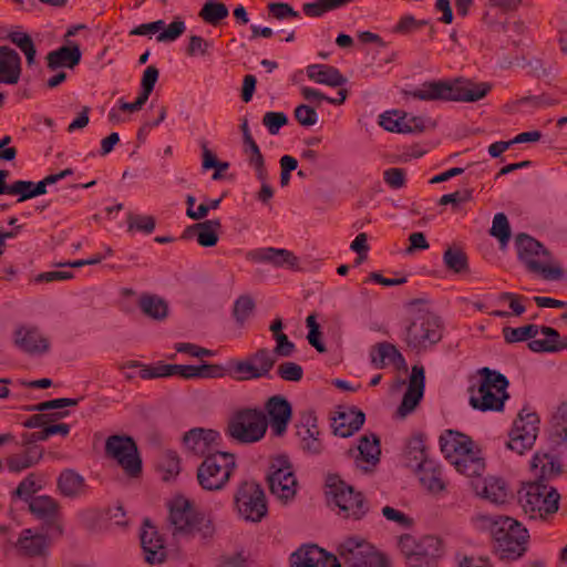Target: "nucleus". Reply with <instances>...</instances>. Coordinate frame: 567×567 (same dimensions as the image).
I'll return each mask as SVG.
<instances>
[{
  "mask_svg": "<svg viewBox=\"0 0 567 567\" xmlns=\"http://www.w3.org/2000/svg\"><path fill=\"white\" fill-rule=\"evenodd\" d=\"M296 121L302 126H312L318 122L316 110L309 105L300 104L293 112Z\"/></svg>",
  "mask_w": 567,
  "mask_h": 567,
  "instance_id": "62",
  "label": "nucleus"
},
{
  "mask_svg": "<svg viewBox=\"0 0 567 567\" xmlns=\"http://www.w3.org/2000/svg\"><path fill=\"white\" fill-rule=\"evenodd\" d=\"M544 339H535L528 342V348L533 352H557L566 348L565 342H560V336L557 330L550 327H542Z\"/></svg>",
  "mask_w": 567,
  "mask_h": 567,
  "instance_id": "40",
  "label": "nucleus"
},
{
  "mask_svg": "<svg viewBox=\"0 0 567 567\" xmlns=\"http://www.w3.org/2000/svg\"><path fill=\"white\" fill-rule=\"evenodd\" d=\"M234 502L239 516L247 522L258 523L267 515L264 489L254 481H245L239 484Z\"/></svg>",
  "mask_w": 567,
  "mask_h": 567,
  "instance_id": "12",
  "label": "nucleus"
},
{
  "mask_svg": "<svg viewBox=\"0 0 567 567\" xmlns=\"http://www.w3.org/2000/svg\"><path fill=\"white\" fill-rule=\"evenodd\" d=\"M477 379L468 388L470 404L480 411H501L508 399L506 377L487 367L477 371Z\"/></svg>",
  "mask_w": 567,
  "mask_h": 567,
  "instance_id": "3",
  "label": "nucleus"
},
{
  "mask_svg": "<svg viewBox=\"0 0 567 567\" xmlns=\"http://www.w3.org/2000/svg\"><path fill=\"white\" fill-rule=\"evenodd\" d=\"M158 467L164 472V480L176 476L181 471L179 457L174 452H166L158 462Z\"/></svg>",
  "mask_w": 567,
  "mask_h": 567,
  "instance_id": "55",
  "label": "nucleus"
},
{
  "mask_svg": "<svg viewBox=\"0 0 567 567\" xmlns=\"http://www.w3.org/2000/svg\"><path fill=\"white\" fill-rule=\"evenodd\" d=\"M156 220L151 215H138L130 213L127 215V230L152 234L155 229Z\"/></svg>",
  "mask_w": 567,
  "mask_h": 567,
  "instance_id": "51",
  "label": "nucleus"
},
{
  "mask_svg": "<svg viewBox=\"0 0 567 567\" xmlns=\"http://www.w3.org/2000/svg\"><path fill=\"white\" fill-rule=\"evenodd\" d=\"M524 410L515 420L513 429L509 432V440L506 446L518 454H524L530 450L538 434L539 419L536 413L523 414Z\"/></svg>",
  "mask_w": 567,
  "mask_h": 567,
  "instance_id": "15",
  "label": "nucleus"
},
{
  "mask_svg": "<svg viewBox=\"0 0 567 567\" xmlns=\"http://www.w3.org/2000/svg\"><path fill=\"white\" fill-rule=\"evenodd\" d=\"M143 380L171 377V364L158 362L156 364H144L138 372Z\"/></svg>",
  "mask_w": 567,
  "mask_h": 567,
  "instance_id": "58",
  "label": "nucleus"
},
{
  "mask_svg": "<svg viewBox=\"0 0 567 567\" xmlns=\"http://www.w3.org/2000/svg\"><path fill=\"white\" fill-rule=\"evenodd\" d=\"M357 451V466L363 471H369L370 467L375 466L380 461L381 449L379 437L374 434L361 436Z\"/></svg>",
  "mask_w": 567,
  "mask_h": 567,
  "instance_id": "30",
  "label": "nucleus"
},
{
  "mask_svg": "<svg viewBox=\"0 0 567 567\" xmlns=\"http://www.w3.org/2000/svg\"><path fill=\"white\" fill-rule=\"evenodd\" d=\"M539 331L538 326L527 324L517 328L506 327L503 329L504 339L508 343L520 342L535 338Z\"/></svg>",
  "mask_w": 567,
  "mask_h": 567,
  "instance_id": "50",
  "label": "nucleus"
},
{
  "mask_svg": "<svg viewBox=\"0 0 567 567\" xmlns=\"http://www.w3.org/2000/svg\"><path fill=\"white\" fill-rule=\"evenodd\" d=\"M248 358L252 361L254 364L257 365V368L260 370V372H262L265 377H269V373L276 363V357L269 349H258Z\"/></svg>",
  "mask_w": 567,
  "mask_h": 567,
  "instance_id": "52",
  "label": "nucleus"
},
{
  "mask_svg": "<svg viewBox=\"0 0 567 567\" xmlns=\"http://www.w3.org/2000/svg\"><path fill=\"white\" fill-rule=\"evenodd\" d=\"M14 344L25 353L42 354L49 351L50 340L37 327L21 326L14 331Z\"/></svg>",
  "mask_w": 567,
  "mask_h": 567,
  "instance_id": "22",
  "label": "nucleus"
},
{
  "mask_svg": "<svg viewBox=\"0 0 567 567\" xmlns=\"http://www.w3.org/2000/svg\"><path fill=\"white\" fill-rule=\"evenodd\" d=\"M30 512L47 523H53L59 516V503L51 496L40 495L33 497L29 504Z\"/></svg>",
  "mask_w": 567,
  "mask_h": 567,
  "instance_id": "39",
  "label": "nucleus"
},
{
  "mask_svg": "<svg viewBox=\"0 0 567 567\" xmlns=\"http://www.w3.org/2000/svg\"><path fill=\"white\" fill-rule=\"evenodd\" d=\"M236 468L235 455L228 452H216L208 455L197 468L199 486L209 492L223 489Z\"/></svg>",
  "mask_w": 567,
  "mask_h": 567,
  "instance_id": "10",
  "label": "nucleus"
},
{
  "mask_svg": "<svg viewBox=\"0 0 567 567\" xmlns=\"http://www.w3.org/2000/svg\"><path fill=\"white\" fill-rule=\"evenodd\" d=\"M270 493L282 502L292 499L297 493V478L285 457L276 458L267 476Z\"/></svg>",
  "mask_w": 567,
  "mask_h": 567,
  "instance_id": "13",
  "label": "nucleus"
},
{
  "mask_svg": "<svg viewBox=\"0 0 567 567\" xmlns=\"http://www.w3.org/2000/svg\"><path fill=\"white\" fill-rule=\"evenodd\" d=\"M421 484L432 493H439L445 488L441 470L432 463L423 462L419 467Z\"/></svg>",
  "mask_w": 567,
  "mask_h": 567,
  "instance_id": "43",
  "label": "nucleus"
},
{
  "mask_svg": "<svg viewBox=\"0 0 567 567\" xmlns=\"http://www.w3.org/2000/svg\"><path fill=\"white\" fill-rule=\"evenodd\" d=\"M483 526L489 529L494 550L501 560H516L527 549L528 530L509 516H481Z\"/></svg>",
  "mask_w": 567,
  "mask_h": 567,
  "instance_id": "1",
  "label": "nucleus"
},
{
  "mask_svg": "<svg viewBox=\"0 0 567 567\" xmlns=\"http://www.w3.org/2000/svg\"><path fill=\"white\" fill-rule=\"evenodd\" d=\"M105 452L131 476L141 472V460L134 440L125 435H112L106 440Z\"/></svg>",
  "mask_w": 567,
  "mask_h": 567,
  "instance_id": "14",
  "label": "nucleus"
},
{
  "mask_svg": "<svg viewBox=\"0 0 567 567\" xmlns=\"http://www.w3.org/2000/svg\"><path fill=\"white\" fill-rule=\"evenodd\" d=\"M48 548V539L42 534H35L31 529H23L17 542V549L21 555L34 557L43 555Z\"/></svg>",
  "mask_w": 567,
  "mask_h": 567,
  "instance_id": "38",
  "label": "nucleus"
},
{
  "mask_svg": "<svg viewBox=\"0 0 567 567\" xmlns=\"http://www.w3.org/2000/svg\"><path fill=\"white\" fill-rule=\"evenodd\" d=\"M440 319L430 311H417L404 329L403 341L413 351H427L442 339Z\"/></svg>",
  "mask_w": 567,
  "mask_h": 567,
  "instance_id": "7",
  "label": "nucleus"
},
{
  "mask_svg": "<svg viewBox=\"0 0 567 567\" xmlns=\"http://www.w3.org/2000/svg\"><path fill=\"white\" fill-rule=\"evenodd\" d=\"M287 123L288 117L282 112H267L262 117V124L271 135H276Z\"/></svg>",
  "mask_w": 567,
  "mask_h": 567,
  "instance_id": "61",
  "label": "nucleus"
},
{
  "mask_svg": "<svg viewBox=\"0 0 567 567\" xmlns=\"http://www.w3.org/2000/svg\"><path fill=\"white\" fill-rule=\"evenodd\" d=\"M58 491L68 498H81L89 492L85 478L72 468L63 470L56 478Z\"/></svg>",
  "mask_w": 567,
  "mask_h": 567,
  "instance_id": "29",
  "label": "nucleus"
},
{
  "mask_svg": "<svg viewBox=\"0 0 567 567\" xmlns=\"http://www.w3.org/2000/svg\"><path fill=\"white\" fill-rule=\"evenodd\" d=\"M475 493L491 503L504 504L512 497L507 483L497 476H488L473 482Z\"/></svg>",
  "mask_w": 567,
  "mask_h": 567,
  "instance_id": "23",
  "label": "nucleus"
},
{
  "mask_svg": "<svg viewBox=\"0 0 567 567\" xmlns=\"http://www.w3.org/2000/svg\"><path fill=\"white\" fill-rule=\"evenodd\" d=\"M244 153L247 156L249 165L255 168L256 177L262 179L265 177V171L267 169L265 167L264 156L255 140L244 144Z\"/></svg>",
  "mask_w": 567,
  "mask_h": 567,
  "instance_id": "48",
  "label": "nucleus"
},
{
  "mask_svg": "<svg viewBox=\"0 0 567 567\" xmlns=\"http://www.w3.org/2000/svg\"><path fill=\"white\" fill-rule=\"evenodd\" d=\"M398 547L409 567H436L444 555L442 540L432 535L403 534L398 538Z\"/></svg>",
  "mask_w": 567,
  "mask_h": 567,
  "instance_id": "5",
  "label": "nucleus"
},
{
  "mask_svg": "<svg viewBox=\"0 0 567 567\" xmlns=\"http://www.w3.org/2000/svg\"><path fill=\"white\" fill-rule=\"evenodd\" d=\"M516 248L520 262L529 272L540 275L544 279H559L563 276L560 267L551 266L550 252L533 237L519 234Z\"/></svg>",
  "mask_w": 567,
  "mask_h": 567,
  "instance_id": "8",
  "label": "nucleus"
},
{
  "mask_svg": "<svg viewBox=\"0 0 567 567\" xmlns=\"http://www.w3.org/2000/svg\"><path fill=\"white\" fill-rule=\"evenodd\" d=\"M491 85L487 83H464L460 80H433L419 87L405 91L404 95L420 101H460L476 102L486 96Z\"/></svg>",
  "mask_w": 567,
  "mask_h": 567,
  "instance_id": "2",
  "label": "nucleus"
},
{
  "mask_svg": "<svg viewBox=\"0 0 567 567\" xmlns=\"http://www.w3.org/2000/svg\"><path fill=\"white\" fill-rule=\"evenodd\" d=\"M140 538L145 560L148 564H161L165 560V542L156 527L152 525L148 519L144 520Z\"/></svg>",
  "mask_w": 567,
  "mask_h": 567,
  "instance_id": "20",
  "label": "nucleus"
},
{
  "mask_svg": "<svg viewBox=\"0 0 567 567\" xmlns=\"http://www.w3.org/2000/svg\"><path fill=\"white\" fill-rule=\"evenodd\" d=\"M265 414L272 433L281 436L286 433L292 417V406L282 395L270 396L265 403Z\"/></svg>",
  "mask_w": 567,
  "mask_h": 567,
  "instance_id": "18",
  "label": "nucleus"
},
{
  "mask_svg": "<svg viewBox=\"0 0 567 567\" xmlns=\"http://www.w3.org/2000/svg\"><path fill=\"white\" fill-rule=\"evenodd\" d=\"M168 520L174 536L199 537L207 540L215 533L213 522L197 512L193 504L184 497L173 499Z\"/></svg>",
  "mask_w": 567,
  "mask_h": 567,
  "instance_id": "4",
  "label": "nucleus"
},
{
  "mask_svg": "<svg viewBox=\"0 0 567 567\" xmlns=\"http://www.w3.org/2000/svg\"><path fill=\"white\" fill-rule=\"evenodd\" d=\"M440 447L444 456L453 464L454 460L464 453H468L474 447V442L463 433L446 430L440 436Z\"/></svg>",
  "mask_w": 567,
  "mask_h": 567,
  "instance_id": "27",
  "label": "nucleus"
},
{
  "mask_svg": "<svg viewBox=\"0 0 567 567\" xmlns=\"http://www.w3.org/2000/svg\"><path fill=\"white\" fill-rule=\"evenodd\" d=\"M268 430V420L262 410L246 408L236 411L228 420L226 434L239 444L261 441Z\"/></svg>",
  "mask_w": 567,
  "mask_h": 567,
  "instance_id": "6",
  "label": "nucleus"
},
{
  "mask_svg": "<svg viewBox=\"0 0 567 567\" xmlns=\"http://www.w3.org/2000/svg\"><path fill=\"white\" fill-rule=\"evenodd\" d=\"M327 494L339 507V515L353 520L362 519L369 512V504L361 492H355L352 486L339 480L337 476H329L327 480Z\"/></svg>",
  "mask_w": 567,
  "mask_h": 567,
  "instance_id": "11",
  "label": "nucleus"
},
{
  "mask_svg": "<svg viewBox=\"0 0 567 567\" xmlns=\"http://www.w3.org/2000/svg\"><path fill=\"white\" fill-rule=\"evenodd\" d=\"M255 309V302L250 296L244 295L236 299L233 315L236 321L243 326Z\"/></svg>",
  "mask_w": 567,
  "mask_h": 567,
  "instance_id": "53",
  "label": "nucleus"
},
{
  "mask_svg": "<svg viewBox=\"0 0 567 567\" xmlns=\"http://www.w3.org/2000/svg\"><path fill=\"white\" fill-rule=\"evenodd\" d=\"M291 567H341L337 557L317 545H305L290 556Z\"/></svg>",
  "mask_w": 567,
  "mask_h": 567,
  "instance_id": "19",
  "label": "nucleus"
},
{
  "mask_svg": "<svg viewBox=\"0 0 567 567\" xmlns=\"http://www.w3.org/2000/svg\"><path fill=\"white\" fill-rule=\"evenodd\" d=\"M229 367L237 380L247 381L265 378L262 372H260L257 365L254 364L249 358L246 360H231L229 362Z\"/></svg>",
  "mask_w": 567,
  "mask_h": 567,
  "instance_id": "47",
  "label": "nucleus"
},
{
  "mask_svg": "<svg viewBox=\"0 0 567 567\" xmlns=\"http://www.w3.org/2000/svg\"><path fill=\"white\" fill-rule=\"evenodd\" d=\"M554 434L567 444V403L559 405L553 417Z\"/></svg>",
  "mask_w": 567,
  "mask_h": 567,
  "instance_id": "56",
  "label": "nucleus"
},
{
  "mask_svg": "<svg viewBox=\"0 0 567 567\" xmlns=\"http://www.w3.org/2000/svg\"><path fill=\"white\" fill-rule=\"evenodd\" d=\"M138 306L144 315L155 320H163L168 315L167 303L157 296H141L138 300Z\"/></svg>",
  "mask_w": 567,
  "mask_h": 567,
  "instance_id": "44",
  "label": "nucleus"
},
{
  "mask_svg": "<svg viewBox=\"0 0 567 567\" xmlns=\"http://www.w3.org/2000/svg\"><path fill=\"white\" fill-rule=\"evenodd\" d=\"M277 374L285 381L299 382L303 377V369L296 362L286 361L278 365Z\"/></svg>",
  "mask_w": 567,
  "mask_h": 567,
  "instance_id": "57",
  "label": "nucleus"
},
{
  "mask_svg": "<svg viewBox=\"0 0 567 567\" xmlns=\"http://www.w3.org/2000/svg\"><path fill=\"white\" fill-rule=\"evenodd\" d=\"M298 436L303 452L310 455H319L323 451L317 419L312 414L305 417V423L298 430Z\"/></svg>",
  "mask_w": 567,
  "mask_h": 567,
  "instance_id": "31",
  "label": "nucleus"
},
{
  "mask_svg": "<svg viewBox=\"0 0 567 567\" xmlns=\"http://www.w3.org/2000/svg\"><path fill=\"white\" fill-rule=\"evenodd\" d=\"M424 382V368L422 365H413L408 390L403 395L401 405L398 409V413L401 416L408 415L415 409L423 396Z\"/></svg>",
  "mask_w": 567,
  "mask_h": 567,
  "instance_id": "26",
  "label": "nucleus"
},
{
  "mask_svg": "<svg viewBox=\"0 0 567 567\" xmlns=\"http://www.w3.org/2000/svg\"><path fill=\"white\" fill-rule=\"evenodd\" d=\"M228 14L229 10L226 4L218 0H207L199 11V17L210 25H217Z\"/></svg>",
  "mask_w": 567,
  "mask_h": 567,
  "instance_id": "45",
  "label": "nucleus"
},
{
  "mask_svg": "<svg viewBox=\"0 0 567 567\" xmlns=\"http://www.w3.org/2000/svg\"><path fill=\"white\" fill-rule=\"evenodd\" d=\"M518 502L530 518H545L558 511L559 494L543 482H529L518 491Z\"/></svg>",
  "mask_w": 567,
  "mask_h": 567,
  "instance_id": "9",
  "label": "nucleus"
},
{
  "mask_svg": "<svg viewBox=\"0 0 567 567\" xmlns=\"http://www.w3.org/2000/svg\"><path fill=\"white\" fill-rule=\"evenodd\" d=\"M246 259L252 262H268L275 267L288 266L296 268L298 266V258L288 249L265 247L249 250L246 254Z\"/></svg>",
  "mask_w": 567,
  "mask_h": 567,
  "instance_id": "25",
  "label": "nucleus"
},
{
  "mask_svg": "<svg viewBox=\"0 0 567 567\" xmlns=\"http://www.w3.org/2000/svg\"><path fill=\"white\" fill-rule=\"evenodd\" d=\"M430 123V120L423 116H416L410 113L396 110L386 111L379 117V124L386 131L393 133H421Z\"/></svg>",
  "mask_w": 567,
  "mask_h": 567,
  "instance_id": "16",
  "label": "nucleus"
},
{
  "mask_svg": "<svg viewBox=\"0 0 567 567\" xmlns=\"http://www.w3.org/2000/svg\"><path fill=\"white\" fill-rule=\"evenodd\" d=\"M429 24L427 20H416L413 16L402 17L393 31L400 34H410Z\"/></svg>",
  "mask_w": 567,
  "mask_h": 567,
  "instance_id": "59",
  "label": "nucleus"
},
{
  "mask_svg": "<svg viewBox=\"0 0 567 567\" xmlns=\"http://www.w3.org/2000/svg\"><path fill=\"white\" fill-rule=\"evenodd\" d=\"M371 362L378 369H383L392 363L396 369L406 368V362L398 348L389 342H380L371 351Z\"/></svg>",
  "mask_w": 567,
  "mask_h": 567,
  "instance_id": "34",
  "label": "nucleus"
},
{
  "mask_svg": "<svg viewBox=\"0 0 567 567\" xmlns=\"http://www.w3.org/2000/svg\"><path fill=\"white\" fill-rule=\"evenodd\" d=\"M43 456L41 446H27L21 452L11 454L6 458L4 465L11 473H20L40 462Z\"/></svg>",
  "mask_w": 567,
  "mask_h": 567,
  "instance_id": "36",
  "label": "nucleus"
},
{
  "mask_svg": "<svg viewBox=\"0 0 567 567\" xmlns=\"http://www.w3.org/2000/svg\"><path fill=\"white\" fill-rule=\"evenodd\" d=\"M246 259L252 262H268L275 267L288 266L296 268L298 266V258L288 249L265 247L249 250L246 254Z\"/></svg>",
  "mask_w": 567,
  "mask_h": 567,
  "instance_id": "24",
  "label": "nucleus"
},
{
  "mask_svg": "<svg viewBox=\"0 0 567 567\" xmlns=\"http://www.w3.org/2000/svg\"><path fill=\"white\" fill-rule=\"evenodd\" d=\"M382 515L389 522H393L402 528H410L413 525V519L410 516L391 506H384L382 508Z\"/></svg>",
  "mask_w": 567,
  "mask_h": 567,
  "instance_id": "63",
  "label": "nucleus"
},
{
  "mask_svg": "<svg viewBox=\"0 0 567 567\" xmlns=\"http://www.w3.org/2000/svg\"><path fill=\"white\" fill-rule=\"evenodd\" d=\"M491 235L505 245L511 237L509 223L504 213H497L493 218V224L489 230Z\"/></svg>",
  "mask_w": 567,
  "mask_h": 567,
  "instance_id": "54",
  "label": "nucleus"
},
{
  "mask_svg": "<svg viewBox=\"0 0 567 567\" xmlns=\"http://www.w3.org/2000/svg\"><path fill=\"white\" fill-rule=\"evenodd\" d=\"M220 434L212 429L195 427L184 434L186 450L195 456L207 457L219 452Z\"/></svg>",
  "mask_w": 567,
  "mask_h": 567,
  "instance_id": "17",
  "label": "nucleus"
},
{
  "mask_svg": "<svg viewBox=\"0 0 567 567\" xmlns=\"http://www.w3.org/2000/svg\"><path fill=\"white\" fill-rule=\"evenodd\" d=\"M364 420L365 415L362 411L354 408H349L339 412L338 416L333 417V432L336 435L341 437L351 436L362 427Z\"/></svg>",
  "mask_w": 567,
  "mask_h": 567,
  "instance_id": "32",
  "label": "nucleus"
},
{
  "mask_svg": "<svg viewBox=\"0 0 567 567\" xmlns=\"http://www.w3.org/2000/svg\"><path fill=\"white\" fill-rule=\"evenodd\" d=\"M338 554L349 567H364L375 553L374 547L363 539L348 538L338 546Z\"/></svg>",
  "mask_w": 567,
  "mask_h": 567,
  "instance_id": "21",
  "label": "nucleus"
},
{
  "mask_svg": "<svg viewBox=\"0 0 567 567\" xmlns=\"http://www.w3.org/2000/svg\"><path fill=\"white\" fill-rule=\"evenodd\" d=\"M383 179L389 187L400 189L405 185V171L399 167H391L383 172Z\"/></svg>",
  "mask_w": 567,
  "mask_h": 567,
  "instance_id": "64",
  "label": "nucleus"
},
{
  "mask_svg": "<svg viewBox=\"0 0 567 567\" xmlns=\"http://www.w3.org/2000/svg\"><path fill=\"white\" fill-rule=\"evenodd\" d=\"M267 8L269 16L277 20L299 18V12L296 11L289 3L271 2Z\"/></svg>",
  "mask_w": 567,
  "mask_h": 567,
  "instance_id": "60",
  "label": "nucleus"
},
{
  "mask_svg": "<svg viewBox=\"0 0 567 567\" xmlns=\"http://www.w3.org/2000/svg\"><path fill=\"white\" fill-rule=\"evenodd\" d=\"M350 1L351 0H313L312 2L303 3L302 11L307 17L318 18L326 12L347 6Z\"/></svg>",
  "mask_w": 567,
  "mask_h": 567,
  "instance_id": "46",
  "label": "nucleus"
},
{
  "mask_svg": "<svg viewBox=\"0 0 567 567\" xmlns=\"http://www.w3.org/2000/svg\"><path fill=\"white\" fill-rule=\"evenodd\" d=\"M306 72L308 79L318 84L339 87L347 83V78L337 68L329 64H310Z\"/></svg>",
  "mask_w": 567,
  "mask_h": 567,
  "instance_id": "35",
  "label": "nucleus"
},
{
  "mask_svg": "<svg viewBox=\"0 0 567 567\" xmlns=\"http://www.w3.org/2000/svg\"><path fill=\"white\" fill-rule=\"evenodd\" d=\"M453 465L457 472L468 477L481 475L485 468L484 460L477 455L474 447H472L468 453H464L462 456L454 460Z\"/></svg>",
  "mask_w": 567,
  "mask_h": 567,
  "instance_id": "42",
  "label": "nucleus"
},
{
  "mask_svg": "<svg viewBox=\"0 0 567 567\" xmlns=\"http://www.w3.org/2000/svg\"><path fill=\"white\" fill-rule=\"evenodd\" d=\"M81 56L82 53L78 44L64 45L48 53V68L53 71L59 68L73 69L80 63Z\"/></svg>",
  "mask_w": 567,
  "mask_h": 567,
  "instance_id": "37",
  "label": "nucleus"
},
{
  "mask_svg": "<svg viewBox=\"0 0 567 567\" xmlns=\"http://www.w3.org/2000/svg\"><path fill=\"white\" fill-rule=\"evenodd\" d=\"M530 466L535 476L539 477L538 482L557 476L560 473V464L548 454L536 453L530 461Z\"/></svg>",
  "mask_w": 567,
  "mask_h": 567,
  "instance_id": "41",
  "label": "nucleus"
},
{
  "mask_svg": "<svg viewBox=\"0 0 567 567\" xmlns=\"http://www.w3.org/2000/svg\"><path fill=\"white\" fill-rule=\"evenodd\" d=\"M221 228L219 219H209L187 227L183 238L196 236V240L202 247H214L218 243V231Z\"/></svg>",
  "mask_w": 567,
  "mask_h": 567,
  "instance_id": "33",
  "label": "nucleus"
},
{
  "mask_svg": "<svg viewBox=\"0 0 567 567\" xmlns=\"http://www.w3.org/2000/svg\"><path fill=\"white\" fill-rule=\"evenodd\" d=\"M443 261L447 269L455 274H461L467 270V256L460 248H449L444 251Z\"/></svg>",
  "mask_w": 567,
  "mask_h": 567,
  "instance_id": "49",
  "label": "nucleus"
},
{
  "mask_svg": "<svg viewBox=\"0 0 567 567\" xmlns=\"http://www.w3.org/2000/svg\"><path fill=\"white\" fill-rule=\"evenodd\" d=\"M22 73V61L19 53L8 45L0 47V84L19 83Z\"/></svg>",
  "mask_w": 567,
  "mask_h": 567,
  "instance_id": "28",
  "label": "nucleus"
}]
</instances>
